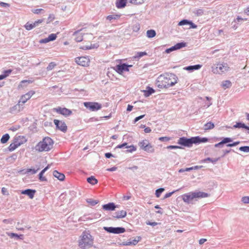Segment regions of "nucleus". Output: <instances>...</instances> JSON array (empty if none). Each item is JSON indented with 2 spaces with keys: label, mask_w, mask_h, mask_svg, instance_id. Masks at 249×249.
<instances>
[{
  "label": "nucleus",
  "mask_w": 249,
  "mask_h": 249,
  "mask_svg": "<svg viewBox=\"0 0 249 249\" xmlns=\"http://www.w3.org/2000/svg\"><path fill=\"white\" fill-rule=\"evenodd\" d=\"M75 61L79 65L87 67L89 66L90 59L89 56H81L75 58Z\"/></svg>",
  "instance_id": "obj_11"
},
{
  "label": "nucleus",
  "mask_w": 249,
  "mask_h": 249,
  "mask_svg": "<svg viewBox=\"0 0 249 249\" xmlns=\"http://www.w3.org/2000/svg\"><path fill=\"white\" fill-rule=\"evenodd\" d=\"M232 141V139L230 138H225L221 141L223 144L228 143L231 142Z\"/></svg>",
  "instance_id": "obj_45"
},
{
  "label": "nucleus",
  "mask_w": 249,
  "mask_h": 249,
  "mask_svg": "<svg viewBox=\"0 0 249 249\" xmlns=\"http://www.w3.org/2000/svg\"><path fill=\"white\" fill-rule=\"evenodd\" d=\"M54 19V17L53 15H50L48 20H49V22H51L53 21Z\"/></svg>",
  "instance_id": "obj_63"
},
{
  "label": "nucleus",
  "mask_w": 249,
  "mask_h": 249,
  "mask_svg": "<svg viewBox=\"0 0 249 249\" xmlns=\"http://www.w3.org/2000/svg\"><path fill=\"white\" fill-rule=\"evenodd\" d=\"M126 148H128L127 150L128 152H132L136 150V148L133 145L129 146H126Z\"/></svg>",
  "instance_id": "obj_41"
},
{
  "label": "nucleus",
  "mask_w": 249,
  "mask_h": 249,
  "mask_svg": "<svg viewBox=\"0 0 249 249\" xmlns=\"http://www.w3.org/2000/svg\"><path fill=\"white\" fill-rule=\"evenodd\" d=\"M39 180L42 181L47 180L46 178L43 176V174H42L41 173H40L39 174Z\"/></svg>",
  "instance_id": "obj_52"
},
{
  "label": "nucleus",
  "mask_w": 249,
  "mask_h": 249,
  "mask_svg": "<svg viewBox=\"0 0 249 249\" xmlns=\"http://www.w3.org/2000/svg\"><path fill=\"white\" fill-rule=\"evenodd\" d=\"M144 116H145V115H141L140 116H138V117L135 118V119H134V122L136 123L137 121H138L139 120H140V119L143 118L144 117Z\"/></svg>",
  "instance_id": "obj_57"
},
{
  "label": "nucleus",
  "mask_w": 249,
  "mask_h": 249,
  "mask_svg": "<svg viewBox=\"0 0 249 249\" xmlns=\"http://www.w3.org/2000/svg\"><path fill=\"white\" fill-rule=\"evenodd\" d=\"M87 181L91 185H95L98 183L97 179L93 176L88 178H87Z\"/></svg>",
  "instance_id": "obj_24"
},
{
  "label": "nucleus",
  "mask_w": 249,
  "mask_h": 249,
  "mask_svg": "<svg viewBox=\"0 0 249 249\" xmlns=\"http://www.w3.org/2000/svg\"><path fill=\"white\" fill-rule=\"evenodd\" d=\"M87 201L88 203H90L92 205H95V204L98 203V201H97L96 200H91V199H90L89 200H88Z\"/></svg>",
  "instance_id": "obj_53"
},
{
  "label": "nucleus",
  "mask_w": 249,
  "mask_h": 249,
  "mask_svg": "<svg viewBox=\"0 0 249 249\" xmlns=\"http://www.w3.org/2000/svg\"><path fill=\"white\" fill-rule=\"evenodd\" d=\"M14 141L19 146L27 142V139L24 136H18L15 138Z\"/></svg>",
  "instance_id": "obj_18"
},
{
  "label": "nucleus",
  "mask_w": 249,
  "mask_h": 249,
  "mask_svg": "<svg viewBox=\"0 0 249 249\" xmlns=\"http://www.w3.org/2000/svg\"><path fill=\"white\" fill-rule=\"evenodd\" d=\"M201 67V66L200 65H196L194 66H190L186 67L185 68L187 70H198Z\"/></svg>",
  "instance_id": "obj_34"
},
{
  "label": "nucleus",
  "mask_w": 249,
  "mask_h": 249,
  "mask_svg": "<svg viewBox=\"0 0 249 249\" xmlns=\"http://www.w3.org/2000/svg\"><path fill=\"white\" fill-rule=\"evenodd\" d=\"M234 128H244L246 129L249 130V127L246 126L244 124L242 123H237L235 125H233Z\"/></svg>",
  "instance_id": "obj_27"
},
{
  "label": "nucleus",
  "mask_w": 249,
  "mask_h": 249,
  "mask_svg": "<svg viewBox=\"0 0 249 249\" xmlns=\"http://www.w3.org/2000/svg\"><path fill=\"white\" fill-rule=\"evenodd\" d=\"M186 45V44L185 43H183V42L178 43L176 44L175 45H174V46H172V47L166 49L165 50V52L167 53H170V52H171L173 51L178 50V49H180L182 48L185 47Z\"/></svg>",
  "instance_id": "obj_16"
},
{
  "label": "nucleus",
  "mask_w": 249,
  "mask_h": 249,
  "mask_svg": "<svg viewBox=\"0 0 249 249\" xmlns=\"http://www.w3.org/2000/svg\"><path fill=\"white\" fill-rule=\"evenodd\" d=\"M164 191V188H160V189H157L156 191V193H155V195L157 197H159L160 195H161V194Z\"/></svg>",
  "instance_id": "obj_40"
},
{
  "label": "nucleus",
  "mask_w": 249,
  "mask_h": 249,
  "mask_svg": "<svg viewBox=\"0 0 249 249\" xmlns=\"http://www.w3.org/2000/svg\"><path fill=\"white\" fill-rule=\"evenodd\" d=\"M229 67H228L227 63H218L212 67V71L214 74H222L227 71L229 70Z\"/></svg>",
  "instance_id": "obj_8"
},
{
  "label": "nucleus",
  "mask_w": 249,
  "mask_h": 249,
  "mask_svg": "<svg viewBox=\"0 0 249 249\" xmlns=\"http://www.w3.org/2000/svg\"><path fill=\"white\" fill-rule=\"evenodd\" d=\"M116 208V206L113 203H109L103 206V209L106 211H113Z\"/></svg>",
  "instance_id": "obj_20"
},
{
  "label": "nucleus",
  "mask_w": 249,
  "mask_h": 249,
  "mask_svg": "<svg viewBox=\"0 0 249 249\" xmlns=\"http://www.w3.org/2000/svg\"><path fill=\"white\" fill-rule=\"evenodd\" d=\"M144 131L145 133H148L151 132V129L149 127H145Z\"/></svg>",
  "instance_id": "obj_60"
},
{
  "label": "nucleus",
  "mask_w": 249,
  "mask_h": 249,
  "mask_svg": "<svg viewBox=\"0 0 249 249\" xmlns=\"http://www.w3.org/2000/svg\"><path fill=\"white\" fill-rule=\"evenodd\" d=\"M214 125L213 123L208 122L204 125V129L205 130H208L209 129H213V128H214Z\"/></svg>",
  "instance_id": "obj_32"
},
{
  "label": "nucleus",
  "mask_w": 249,
  "mask_h": 249,
  "mask_svg": "<svg viewBox=\"0 0 249 249\" xmlns=\"http://www.w3.org/2000/svg\"><path fill=\"white\" fill-rule=\"evenodd\" d=\"M8 235L11 238H13L14 237H16L18 238H20V237H22L23 235L20 234V235H18V234L15 233H8Z\"/></svg>",
  "instance_id": "obj_47"
},
{
  "label": "nucleus",
  "mask_w": 249,
  "mask_h": 249,
  "mask_svg": "<svg viewBox=\"0 0 249 249\" xmlns=\"http://www.w3.org/2000/svg\"><path fill=\"white\" fill-rule=\"evenodd\" d=\"M39 169L38 168L36 170L35 169H28L27 170V172H32L33 174H35L36 173V172L39 170Z\"/></svg>",
  "instance_id": "obj_54"
},
{
  "label": "nucleus",
  "mask_w": 249,
  "mask_h": 249,
  "mask_svg": "<svg viewBox=\"0 0 249 249\" xmlns=\"http://www.w3.org/2000/svg\"><path fill=\"white\" fill-rule=\"evenodd\" d=\"M131 65H127L125 64L118 65L116 66V71L120 74H121L124 71H129L128 68L131 67Z\"/></svg>",
  "instance_id": "obj_17"
},
{
  "label": "nucleus",
  "mask_w": 249,
  "mask_h": 249,
  "mask_svg": "<svg viewBox=\"0 0 249 249\" xmlns=\"http://www.w3.org/2000/svg\"><path fill=\"white\" fill-rule=\"evenodd\" d=\"M35 94V91L31 90L26 94L22 95L18 103L12 107L11 111H13L14 110H18V111L22 110L24 108L23 105Z\"/></svg>",
  "instance_id": "obj_6"
},
{
  "label": "nucleus",
  "mask_w": 249,
  "mask_h": 249,
  "mask_svg": "<svg viewBox=\"0 0 249 249\" xmlns=\"http://www.w3.org/2000/svg\"><path fill=\"white\" fill-rule=\"evenodd\" d=\"M9 138H10V136H9V134H5L4 135H3L2 138H1L0 142L2 143H5L8 142Z\"/></svg>",
  "instance_id": "obj_31"
},
{
  "label": "nucleus",
  "mask_w": 249,
  "mask_h": 249,
  "mask_svg": "<svg viewBox=\"0 0 249 249\" xmlns=\"http://www.w3.org/2000/svg\"><path fill=\"white\" fill-rule=\"evenodd\" d=\"M82 30H83L77 31L73 34V35L75 36V39L77 42H80L83 40L82 33L81 32Z\"/></svg>",
  "instance_id": "obj_19"
},
{
  "label": "nucleus",
  "mask_w": 249,
  "mask_h": 249,
  "mask_svg": "<svg viewBox=\"0 0 249 249\" xmlns=\"http://www.w3.org/2000/svg\"><path fill=\"white\" fill-rule=\"evenodd\" d=\"M53 110L65 116H69L72 113V111L71 110L65 107H60L54 108Z\"/></svg>",
  "instance_id": "obj_13"
},
{
  "label": "nucleus",
  "mask_w": 249,
  "mask_h": 249,
  "mask_svg": "<svg viewBox=\"0 0 249 249\" xmlns=\"http://www.w3.org/2000/svg\"><path fill=\"white\" fill-rule=\"evenodd\" d=\"M208 141L206 138L201 139L199 137H192L188 139L185 137L180 138L178 141V143L182 146L191 147L194 143L205 142Z\"/></svg>",
  "instance_id": "obj_4"
},
{
  "label": "nucleus",
  "mask_w": 249,
  "mask_h": 249,
  "mask_svg": "<svg viewBox=\"0 0 249 249\" xmlns=\"http://www.w3.org/2000/svg\"><path fill=\"white\" fill-rule=\"evenodd\" d=\"M53 141L51 138L46 137L37 143L35 146V149L39 152L49 151L53 148Z\"/></svg>",
  "instance_id": "obj_3"
},
{
  "label": "nucleus",
  "mask_w": 249,
  "mask_h": 249,
  "mask_svg": "<svg viewBox=\"0 0 249 249\" xmlns=\"http://www.w3.org/2000/svg\"><path fill=\"white\" fill-rule=\"evenodd\" d=\"M175 193V191H173L172 192L167 193L164 196V198H168L170 197L174 193Z\"/></svg>",
  "instance_id": "obj_59"
},
{
  "label": "nucleus",
  "mask_w": 249,
  "mask_h": 249,
  "mask_svg": "<svg viewBox=\"0 0 249 249\" xmlns=\"http://www.w3.org/2000/svg\"><path fill=\"white\" fill-rule=\"evenodd\" d=\"M33 82V80H22L20 84H19V85L18 86V89H22V88H23L24 86L23 85V84L24 83H28V84H30V83H32V82Z\"/></svg>",
  "instance_id": "obj_29"
},
{
  "label": "nucleus",
  "mask_w": 249,
  "mask_h": 249,
  "mask_svg": "<svg viewBox=\"0 0 249 249\" xmlns=\"http://www.w3.org/2000/svg\"><path fill=\"white\" fill-rule=\"evenodd\" d=\"M43 21V19H40L36 21H35L33 23H30V22H27L24 25V27L27 30L29 31L32 30L34 28L36 27V26H38L39 24L42 23Z\"/></svg>",
  "instance_id": "obj_15"
},
{
  "label": "nucleus",
  "mask_w": 249,
  "mask_h": 249,
  "mask_svg": "<svg viewBox=\"0 0 249 249\" xmlns=\"http://www.w3.org/2000/svg\"><path fill=\"white\" fill-rule=\"evenodd\" d=\"M209 196L207 193L198 192H190L183 195L181 197L183 201L187 203H189L195 199L207 197Z\"/></svg>",
  "instance_id": "obj_5"
},
{
  "label": "nucleus",
  "mask_w": 249,
  "mask_h": 249,
  "mask_svg": "<svg viewBox=\"0 0 249 249\" xmlns=\"http://www.w3.org/2000/svg\"><path fill=\"white\" fill-rule=\"evenodd\" d=\"M53 175L54 177L61 181L64 180L65 178V176L63 174L60 173L56 170L53 172Z\"/></svg>",
  "instance_id": "obj_22"
},
{
  "label": "nucleus",
  "mask_w": 249,
  "mask_h": 249,
  "mask_svg": "<svg viewBox=\"0 0 249 249\" xmlns=\"http://www.w3.org/2000/svg\"><path fill=\"white\" fill-rule=\"evenodd\" d=\"M129 2L132 4L138 5L141 4L143 3L144 0H128Z\"/></svg>",
  "instance_id": "obj_37"
},
{
  "label": "nucleus",
  "mask_w": 249,
  "mask_h": 249,
  "mask_svg": "<svg viewBox=\"0 0 249 249\" xmlns=\"http://www.w3.org/2000/svg\"><path fill=\"white\" fill-rule=\"evenodd\" d=\"M239 150L245 152H249V146H245L240 147Z\"/></svg>",
  "instance_id": "obj_44"
},
{
  "label": "nucleus",
  "mask_w": 249,
  "mask_h": 249,
  "mask_svg": "<svg viewBox=\"0 0 249 249\" xmlns=\"http://www.w3.org/2000/svg\"><path fill=\"white\" fill-rule=\"evenodd\" d=\"M202 167H203V166H202V165L195 166H193V167H191L186 168L185 169V170H186V171H190L192 170H196V169H201Z\"/></svg>",
  "instance_id": "obj_39"
},
{
  "label": "nucleus",
  "mask_w": 249,
  "mask_h": 249,
  "mask_svg": "<svg viewBox=\"0 0 249 249\" xmlns=\"http://www.w3.org/2000/svg\"><path fill=\"white\" fill-rule=\"evenodd\" d=\"M56 66V64L54 62L50 63L47 67L46 69L48 71H50L53 69Z\"/></svg>",
  "instance_id": "obj_35"
},
{
  "label": "nucleus",
  "mask_w": 249,
  "mask_h": 249,
  "mask_svg": "<svg viewBox=\"0 0 249 249\" xmlns=\"http://www.w3.org/2000/svg\"><path fill=\"white\" fill-rule=\"evenodd\" d=\"M18 147H19V146L15 141H14L13 143L10 144V145L8 147V149L10 151H13Z\"/></svg>",
  "instance_id": "obj_30"
},
{
  "label": "nucleus",
  "mask_w": 249,
  "mask_h": 249,
  "mask_svg": "<svg viewBox=\"0 0 249 249\" xmlns=\"http://www.w3.org/2000/svg\"><path fill=\"white\" fill-rule=\"evenodd\" d=\"M127 145V143L125 142V143H124L122 144H120V145H118L116 146V148H123L124 147L126 146Z\"/></svg>",
  "instance_id": "obj_62"
},
{
  "label": "nucleus",
  "mask_w": 249,
  "mask_h": 249,
  "mask_svg": "<svg viewBox=\"0 0 249 249\" xmlns=\"http://www.w3.org/2000/svg\"><path fill=\"white\" fill-rule=\"evenodd\" d=\"M137 238V239H134L132 241L124 243H123V245L125 246H128L130 245H135L138 243V242L140 241V239H141L140 237H138Z\"/></svg>",
  "instance_id": "obj_25"
},
{
  "label": "nucleus",
  "mask_w": 249,
  "mask_h": 249,
  "mask_svg": "<svg viewBox=\"0 0 249 249\" xmlns=\"http://www.w3.org/2000/svg\"><path fill=\"white\" fill-rule=\"evenodd\" d=\"M139 146L142 150L150 153L154 152L153 146L150 143L148 140L144 139L140 142L138 143Z\"/></svg>",
  "instance_id": "obj_9"
},
{
  "label": "nucleus",
  "mask_w": 249,
  "mask_h": 249,
  "mask_svg": "<svg viewBox=\"0 0 249 249\" xmlns=\"http://www.w3.org/2000/svg\"><path fill=\"white\" fill-rule=\"evenodd\" d=\"M56 35L55 34H51V35H50L48 37V38H49V40H50V41H53L54 40H55L56 38Z\"/></svg>",
  "instance_id": "obj_43"
},
{
  "label": "nucleus",
  "mask_w": 249,
  "mask_h": 249,
  "mask_svg": "<svg viewBox=\"0 0 249 249\" xmlns=\"http://www.w3.org/2000/svg\"><path fill=\"white\" fill-rule=\"evenodd\" d=\"M44 10L43 9H33L32 10V12L35 14H39L41 13L42 11H43Z\"/></svg>",
  "instance_id": "obj_46"
},
{
  "label": "nucleus",
  "mask_w": 249,
  "mask_h": 249,
  "mask_svg": "<svg viewBox=\"0 0 249 249\" xmlns=\"http://www.w3.org/2000/svg\"><path fill=\"white\" fill-rule=\"evenodd\" d=\"M145 96H148L155 92V90L149 87L147 90H144Z\"/></svg>",
  "instance_id": "obj_38"
},
{
  "label": "nucleus",
  "mask_w": 249,
  "mask_h": 249,
  "mask_svg": "<svg viewBox=\"0 0 249 249\" xmlns=\"http://www.w3.org/2000/svg\"><path fill=\"white\" fill-rule=\"evenodd\" d=\"M242 201L245 204L249 203V196H245L242 198Z\"/></svg>",
  "instance_id": "obj_48"
},
{
  "label": "nucleus",
  "mask_w": 249,
  "mask_h": 249,
  "mask_svg": "<svg viewBox=\"0 0 249 249\" xmlns=\"http://www.w3.org/2000/svg\"><path fill=\"white\" fill-rule=\"evenodd\" d=\"M177 76L173 73H165L160 75L156 81V84L160 89H167L174 86L178 82Z\"/></svg>",
  "instance_id": "obj_1"
},
{
  "label": "nucleus",
  "mask_w": 249,
  "mask_h": 249,
  "mask_svg": "<svg viewBox=\"0 0 249 249\" xmlns=\"http://www.w3.org/2000/svg\"><path fill=\"white\" fill-rule=\"evenodd\" d=\"M35 193V190L31 189H27L24 191H23L21 192L22 194L27 195V196H28L30 198H33L34 197Z\"/></svg>",
  "instance_id": "obj_23"
},
{
  "label": "nucleus",
  "mask_w": 249,
  "mask_h": 249,
  "mask_svg": "<svg viewBox=\"0 0 249 249\" xmlns=\"http://www.w3.org/2000/svg\"><path fill=\"white\" fill-rule=\"evenodd\" d=\"M11 70H8L3 72V74L0 75V80H2L7 77L11 72Z\"/></svg>",
  "instance_id": "obj_26"
},
{
  "label": "nucleus",
  "mask_w": 249,
  "mask_h": 249,
  "mask_svg": "<svg viewBox=\"0 0 249 249\" xmlns=\"http://www.w3.org/2000/svg\"><path fill=\"white\" fill-rule=\"evenodd\" d=\"M126 215V212L124 210H122L119 212H116L113 215L114 218H124Z\"/></svg>",
  "instance_id": "obj_21"
},
{
  "label": "nucleus",
  "mask_w": 249,
  "mask_h": 249,
  "mask_svg": "<svg viewBox=\"0 0 249 249\" xmlns=\"http://www.w3.org/2000/svg\"><path fill=\"white\" fill-rule=\"evenodd\" d=\"M147 55V53L145 52H138L137 53V55L135 56V57H141L144 55Z\"/></svg>",
  "instance_id": "obj_49"
},
{
  "label": "nucleus",
  "mask_w": 249,
  "mask_h": 249,
  "mask_svg": "<svg viewBox=\"0 0 249 249\" xmlns=\"http://www.w3.org/2000/svg\"><path fill=\"white\" fill-rule=\"evenodd\" d=\"M120 15H109L107 17V19L109 20H111L112 19H117L120 18Z\"/></svg>",
  "instance_id": "obj_36"
},
{
  "label": "nucleus",
  "mask_w": 249,
  "mask_h": 249,
  "mask_svg": "<svg viewBox=\"0 0 249 249\" xmlns=\"http://www.w3.org/2000/svg\"><path fill=\"white\" fill-rule=\"evenodd\" d=\"M231 86V83L229 80H226L222 83V86L224 89L230 88Z\"/></svg>",
  "instance_id": "obj_33"
},
{
  "label": "nucleus",
  "mask_w": 249,
  "mask_h": 249,
  "mask_svg": "<svg viewBox=\"0 0 249 249\" xmlns=\"http://www.w3.org/2000/svg\"><path fill=\"white\" fill-rule=\"evenodd\" d=\"M189 23L190 21H188L187 20L183 19L178 23V25L181 26L185 24H189Z\"/></svg>",
  "instance_id": "obj_50"
},
{
  "label": "nucleus",
  "mask_w": 249,
  "mask_h": 249,
  "mask_svg": "<svg viewBox=\"0 0 249 249\" xmlns=\"http://www.w3.org/2000/svg\"><path fill=\"white\" fill-rule=\"evenodd\" d=\"M1 192L3 195L7 194V190L6 188L3 187L1 189Z\"/></svg>",
  "instance_id": "obj_64"
},
{
  "label": "nucleus",
  "mask_w": 249,
  "mask_h": 249,
  "mask_svg": "<svg viewBox=\"0 0 249 249\" xmlns=\"http://www.w3.org/2000/svg\"><path fill=\"white\" fill-rule=\"evenodd\" d=\"M49 41H50V40H49V38H48V37H47V38L41 39L40 41V43H46L49 42Z\"/></svg>",
  "instance_id": "obj_58"
},
{
  "label": "nucleus",
  "mask_w": 249,
  "mask_h": 249,
  "mask_svg": "<svg viewBox=\"0 0 249 249\" xmlns=\"http://www.w3.org/2000/svg\"><path fill=\"white\" fill-rule=\"evenodd\" d=\"M93 37L92 35L89 34L85 37L82 43V45L80 46V49L82 50H90L95 48H97L98 45L96 44H92L90 43V40L93 39Z\"/></svg>",
  "instance_id": "obj_7"
},
{
  "label": "nucleus",
  "mask_w": 249,
  "mask_h": 249,
  "mask_svg": "<svg viewBox=\"0 0 249 249\" xmlns=\"http://www.w3.org/2000/svg\"><path fill=\"white\" fill-rule=\"evenodd\" d=\"M168 149H178L180 148L181 147L178 146L176 145H169L167 147Z\"/></svg>",
  "instance_id": "obj_56"
},
{
  "label": "nucleus",
  "mask_w": 249,
  "mask_h": 249,
  "mask_svg": "<svg viewBox=\"0 0 249 249\" xmlns=\"http://www.w3.org/2000/svg\"><path fill=\"white\" fill-rule=\"evenodd\" d=\"M104 229L109 233H112L115 234L122 233L125 231V230L124 228L122 227H104Z\"/></svg>",
  "instance_id": "obj_12"
},
{
  "label": "nucleus",
  "mask_w": 249,
  "mask_h": 249,
  "mask_svg": "<svg viewBox=\"0 0 249 249\" xmlns=\"http://www.w3.org/2000/svg\"><path fill=\"white\" fill-rule=\"evenodd\" d=\"M53 122L57 129L63 132L67 131V126L64 122L54 119Z\"/></svg>",
  "instance_id": "obj_14"
},
{
  "label": "nucleus",
  "mask_w": 249,
  "mask_h": 249,
  "mask_svg": "<svg viewBox=\"0 0 249 249\" xmlns=\"http://www.w3.org/2000/svg\"><path fill=\"white\" fill-rule=\"evenodd\" d=\"M216 161H217V160H213L212 159H211L210 158H207L206 159H205L202 160L201 161V162L204 163V162H207L208 161H209V162H212L213 163Z\"/></svg>",
  "instance_id": "obj_42"
},
{
  "label": "nucleus",
  "mask_w": 249,
  "mask_h": 249,
  "mask_svg": "<svg viewBox=\"0 0 249 249\" xmlns=\"http://www.w3.org/2000/svg\"><path fill=\"white\" fill-rule=\"evenodd\" d=\"M93 238L89 231H84L78 240V246L81 249L91 248L93 244Z\"/></svg>",
  "instance_id": "obj_2"
},
{
  "label": "nucleus",
  "mask_w": 249,
  "mask_h": 249,
  "mask_svg": "<svg viewBox=\"0 0 249 249\" xmlns=\"http://www.w3.org/2000/svg\"><path fill=\"white\" fill-rule=\"evenodd\" d=\"M156 35V32L154 30H148L146 32V35L148 38L154 37Z\"/></svg>",
  "instance_id": "obj_28"
},
{
  "label": "nucleus",
  "mask_w": 249,
  "mask_h": 249,
  "mask_svg": "<svg viewBox=\"0 0 249 249\" xmlns=\"http://www.w3.org/2000/svg\"><path fill=\"white\" fill-rule=\"evenodd\" d=\"M0 6H2V7H9L10 5L8 3H5L3 2H0Z\"/></svg>",
  "instance_id": "obj_61"
},
{
  "label": "nucleus",
  "mask_w": 249,
  "mask_h": 249,
  "mask_svg": "<svg viewBox=\"0 0 249 249\" xmlns=\"http://www.w3.org/2000/svg\"><path fill=\"white\" fill-rule=\"evenodd\" d=\"M84 105L87 108L91 111H97L102 108V105L97 102H84Z\"/></svg>",
  "instance_id": "obj_10"
},
{
  "label": "nucleus",
  "mask_w": 249,
  "mask_h": 249,
  "mask_svg": "<svg viewBox=\"0 0 249 249\" xmlns=\"http://www.w3.org/2000/svg\"><path fill=\"white\" fill-rule=\"evenodd\" d=\"M170 139H171L170 138L168 137H160L159 138V140L161 142L168 141L170 140Z\"/></svg>",
  "instance_id": "obj_51"
},
{
  "label": "nucleus",
  "mask_w": 249,
  "mask_h": 249,
  "mask_svg": "<svg viewBox=\"0 0 249 249\" xmlns=\"http://www.w3.org/2000/svg\"><path fill=\"white\" fill-rule=\"evenodd\" d=\"M239 143V142H233L232 143H229V144H227V146H228V147H232V146H234L237 145Z\"/></svg>",
  "instance_id": "obj_55"
}]
</instances>
